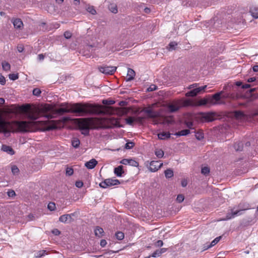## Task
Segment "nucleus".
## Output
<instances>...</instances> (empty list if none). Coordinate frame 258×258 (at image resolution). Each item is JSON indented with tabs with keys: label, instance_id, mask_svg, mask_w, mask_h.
Masks as SVG:
<instances>
[{
	"label": "nucleus",
	"instance_id": "obj_1",
	"mask_svg": "<svg viewBox=\"0 0 258 258\" xmlns=\"http://www.w3.org/2000/svg\"><path fill=\"white\" fill-rule=\"evenodd\" d=\"M51 109V107L49 105H45L39 111L29 112L28 113V117L32 120L31 121H15L10 122L3 120L0 117V133H4L5 135H7L11 132H33L34 127L37 122L35 120L38 118L41 113L49 111Z\"/></svg>",
	"mask_w": 258,
	"mask_h": 258
},
{
	"label": "nucleus",
	"instance_id": "obj_2",
	"mask_svg": "<svg viewBox=\"0 0 258 258\" xmlns=\"http://www.w3.org/2000/svg\"><path fill=\"white\" fill-rule=\"evenodd\" d=\"M60 108L55 110V113L62 114L64 113H77L78 116H84L86 114H101L103 113L102 106L98 104L89 103H77L68 104L66 103H61Z\"/></svg>",
	"mask_w": 258,
	"mask_h": 258
},
{
	"label": "nucleus",
	"instance_id": "obj_3",
	"mask_svg": "<svg viewBox=\"0 0 258 258\" xmlns=\"http://www.w3.org/2000/svg\"><path fill=\"white\" fill-rule=\"evenodd\" d=\"M78 125L82 134L87 136L90 128H108L113 125L120 127L119 122L112 118H84L78 119Z\"/></svg>",
	"mask_w": 258,
	"mask_h": 258
},
{
	"label": "nucleus",
	"instance_id": "obj_4",
	"mask_svg": "<svg viewBox=\"0 0 258 258\" xmlns=\"http://www.w3.org/2000/svg\"><path fill=\"white\" fill-rule=\"evenodd\" d=\"M250 209L249 204L246 203H241L238 206L233 207H229L226 216L223 220L226 221L233 219L237 216L242 214L243 212Z\"/></svg>",
	"mask_w": 258,
	"mask_h": 258
},
{
	"label": "nucleus",
	"instance_id": "obj_5",
	"mask_svg": "<svg viewBox=\"0 0 258 258\" xmlns=\"http://www.w3.org/2000/svg\"><path fill=\"white\" fill-rule=\"evenodd\" d=\"M214 112H200L198 114L197 118L201 122H211L215 119Z\"/></svg>",
	"mask_w": 258,
	"mask_h": 258
},
{
	"label": "nucleus",
	"instance_id": "obj_6",
	"mask_svg": "<svg viewBox=\"0 0 258 258\" xmlns=\"http://www.w3.org/2000/svg\"><path fill=\"white\" fill-rule=\"evenodd\" d=\"M120 183L119 181L115 178H108L99 183L100 187L105 188L107 187L116 185Z\"/></svg>",
	"mask_w": 258,
	"mask_h": 258
},
{
	"label": "nucleus",
	"instance_id": "obj_7",
	"mask_svg": "<svg viewBox=\"0 0 258 258\" xmlns=\"http://www.w3.org/2000/svg\"><path fill=\"white\" fill-rule=\"evenodd\" d=\"M180 101L176 100L167 104L168 111L170 113L175 112L181 108Z\"/></svg>",
	"mask_w": 258,
	"mask_h": 258
},
{
	"label": "nucleus",
	"instance_id": "obj_8",
	"mask_svg": "<svg viewBox=\"0 0 258 258\" xmlns=\"http://www.w3.org/2000/svg\"><path fill=\"white\" fill-rule=\"evenodd\" d=\"M100 72L105 75H112L116 70V67L114 66H103L98 68Z\"/></svg>",
	"mask_w": 258,
	"mask_h": 258
},
{
	"label": "nucleus",
	"instance_id": "obj_9",
	"mask_svg": "<svg viewBox=\"0 0 258 258\" xmlns=\"http://www.w3.org/2000/svg\"><path fill=\"white\" fill-rule=\"evenodd\" d=\"M75 215V213L71 214H64L60 216L59 218V221L64 223H69L73 221L72 218Z\"/></svg>",
	"mask_w": 258,
	"mask_h": 258
},
{
	"label": "nucleus",
	"instance_id": "obj_10",
	"mask_svg": "<svg viewBox=\"0 0 258 258\" xmlns=\"http://www.w3.org/2000/svg\"><path fill=\"white\" fill-rule=\"evenodd\" d=\"M159 164V162L157 161H152L150 163V166L148 167L149 170L152 172L157 171L162 166L163 163Z\"/></svg>",
	"mask_w": 258,
	"mask_h": 258
},
{
	"label": "nucleus",
	"instance_id": "obj_11",
	"mask_svg": "<svg viewBox=\"0 0 258 258\" xmlns=\"http://www.w3.org/2000/svg\"><path fill=\"white\" fill-rule=\"evenodd\" d=\"M120 163L123 165H130L134 167H138L139 163L132 159H123L120 161Z\"/></svg>",
	"mask_w": 258,
	"mask_h": 258
},
{
	"label": "nucleus",
	"instance_id": "obj_12",
	"mask_svg": "<svg viewBox=\"0 0 258 258\" xmlns=\"http://www.w3.org/2000/svg\"><path fill=\"white\" fill-rule=\"evenodd\" d=\"M181 108L182 107L196 106L195 102L189 99H179Z\"/></svg>",
	"mask_w": 258,
	"mask_h": 258
},
{
	"label": "nucleus",
	"instance_id": "obj_13",
	"mask_svg": "<svg viewBox=\"0 0 258 258\" xmlns=\"http://www.w3.org/2000/svg\"><path fill=\"white\" fill-rule=\"evenodd\" d=\"M234 116L236 119L240 120H245L246 118V115L240 110L234 111Z\"/></svg>",
	"mask_w": 258,
	"mask_h": 258
},
{
	"label": "nucleus",
	"instance_id": "obj_14",
	"mask_svg": "<svg viewBox=\"0 0 258 258\" xmlns=\"http://www.w3.org/2000/svg\"><path fill=\"white\" fill-rule=\"evenodd\" d=\"M94 234L96 237L101 238L104 236V231L102 228L96 226L94 229Z\"/></svg>",
	"mask_w": 258,
	"mask_h": 258
},
{
	"label": "nucleus",
	"instance_id": "obj_15",
	"mask_svg": "<svg viewBox=\"0 0 258 258\" xmlns=\"http://www.w3.org/2000/svg\"><path fill=\"white\" fill-rule=\"evenodd\" d=\"M144 112L147 114L148 117L149 118H156L159 115L158 112L154 111L152 109H150L144 110Z\"/></svg>",
	"mask_w": 258,
	"mask_h": 258
},
{
	"label": "nucleus",
	"instance_id": "obj_16",
	"mask_svg": "<svg viewBox=\"0 0 258 258\" xmlns=\"http://www.w3.org/2000/svg\"><path fill=\"white\" fill-rule=\"evenodd\" d=\"M97 164V161L95 159H92L85 164V166L89 169L94 168Z\"/></svg>",
	"mask_w": 258,
	"mask_h": 258
},
{
	"label": "nucleus",
	"instance_id": "obj_17",
	"mask_svg": "<svg viewBox=\"0 0 258 258\" xmlns=\"http://www.w3.org/2000/svg\"><path fill=\"white\" fill-rule=\"evenodd\" d=\"M114 174L118 177H121L122 174L124 173L123 166L122 165H119L114 169Z\"/></svg>",
	"mask_w": 258,
	"mask_h": 258
},
{
	"label": "nucleus",
	"instance_id": "obj_18",
	"mask_svg": "<svg viewBox=\"0 0 258 258\" xmlns=\"http://www.w3.org/2000/svg\"><path fill=\"white\" fill-rule=\"evenodd\" d=\"M221 94V93H217L214 94L212 96V98L209 101L210 103L213 104H216L217 103V102L220 100Z\"/></svg>",
	"mask_w": 258,
	"mask_h": 258
},
{
	"label": "nucleus",
	"instance_id": "obj_19",
	"mask_svg": "<svg viewBox=\"0 0 258 258\" xmlns=\"http://www.w3.org/2000/svg\"><path fill=\"white\" fill-rule=\"evenodd\" d=\"M249 12L253 18H258V7L255 6H251L250 8Z\"/></svg>",
	"mask_w": 258,
	"mask_h": 258
},
{
	"label": "nucleus",
	"instance_id": "obj_20",
	"mask_svg": "<svg viewBox=\"0 0 258 258\" xmlns=\"http://www.w3.org/2000/svg\"><path fill=\"white\" fill-rule=\"evenodd\" d=\"M2 150L11 155H14L15 153L12 148L7 145H3L2 147Z\"/></svg>",
	"mask_w": 258,
	"mask_h": 258
},
{
	"label": "nucleus",
	"instance_id": "obj_21",
	"mask_svg": "<svg viewBox=\"0 0 258 258\" xmlns=\"http://www.w3.org/2000/svg\"><path fill=\"white\" fill-rule=\"evenodd\" d=\"M14 26L16 29H20L23 26V23L20 19H16L13 21Z\"/></svg>",
	"mask_w": 258,
	"mask_h": 258
},
{
	"label": "nucleus",
	"instance_id": "obj_22",
	"mask_svg": "<svg viewBox=\"0 0 258 258\" xmlns=\"http://www.w3.org/2000/svg\"><path fill=\"white\" fill-rule=\"evenodd\" d=\"M135 76V71L132 69H128L127 74L126 81H131L134 79Z\"/></svg>",
	"mask_w": 258,
	"mask_h": 258
},
{
	"label": "nucleus",
	"instance_id": "obj_23",
	"mask_svg": "<svg viewBox=\"0 0 258 258\" xmlns=\"http://www.w3.org/2000/svg\"><path fill=\"white\" fill-rule=\"evenodd\" d=\"M158 137L160 140H165L170 137V134L169 132H162L158 134Z\"/></svg>",
	"mask_w": 258,
	"mask_h": 258
},
{
	"label": "nucleus",
	"instance_id": "obj_24",
	"mask_svg": "<svg viewBox=\"0 0 258 258\" xmlns=\"http://www.w3.org/2000/svg\"><path fill=\"white\" fill-rule=\"evenodd\" d=\"M221 236H219V237H216V238H215L210 243V245H208L206 248H205L204 249V250H206V249H207L213 246H214L215 245H216L219 241L221 239Z\"/></svg>",
	"mask_w": 258,
	"mask_h": 258
},
{
	"label": "nucleus",
	"instance_id": "obj_25",
	"mask_svg": "<svg viewBox=\"0 0 258 258\" xmlns=\"http://www.w3.org/2000/svg\"><path fill=\"white\" fill-rule=\"evenodd\" d=\"M189 133H190L189 130L185 129V130H181L179 132L176 133L175 134V135H176L177 136H183L187 135Z\"/></svg>",
	"mask_w": 258,
	"mask_h": 258
},
{
	"label": "nucleus",
	"instance_id": "obj_26",
	"mask_svg": "<svg viewBox=\"0 0 258 258\" xmlns=\"http://www.w3.org/2000/svg\"><path fill=\"white\" fill-rule=\"evenodd\" d=\"M235 150L237 151H240L243 149V144L241 142H236L234 145Z\"/></svg>",
	"mask_w": 258,
	"mask_h": 258
},
{
	"label": "nucleus",
	"instance_id": "obj_27",
	"mask_svg": "<svg viewBox=\"0 0 258 258\" xmlns=\"http://www.w3.org/2000/svg\"><path fill=\"white\" fill-rule=\"evenodd\" d=\"M208 102V100L207 99L204 98L200 100L198 102H195L196 106H202L206 105Z\"/></svg>",
	"mask_w": 258,
	"mask_h": 258
},
{
	"label": "nucleus",
	"instance_id": "obj_28",
	"mask_svg": "<svg viewBox=\"0 0 258 258\" xmlns=\"http://www.w3.org/2000/svg\"><path fill=\"white\" fill-rule=\"evenodd\" d=\"M46 254H47V253L46 252V251L45 250H40L37 252L35 254V256L36 258H39L42 256H43L45 255Z\"/></svg>",
	"mask_w": 258,
	"mask_h": 258
},
{
	"label": "nucleus",
	"instance_id": "obj_29",
	"mask_svg": "<svg viewBox=\"0 0 258 258\" xmlns=\"http://www.w3.org/2000/svg\"><path fill=\"white\" fill-rule=\"evenodd\" d=\"M165 177L169 178L173 176V171L171 169H168L164 171Z\"/></svg>",
	"mask_w": 258,
	"mask_h": 258
},
{
	"label": "nucleus",
	"instance_id": "obj_30",
	"mask_svg": "<svg viewBox=\"0 0 258 258\" xmlns=\"http://www.w3.org/2000/svg\"><path fill=\"white\" fill-rule=\"evenodd\" d=\"M155 154L157 158H161L164 156V152L161 149H157L155 151Z\"/></svg>",
	"mask_w": 258,
	"mask_h": 258
},
{
	"label": "nucleus",
	"instance_id": "obj_31",
	"mask_svg": "<svg viewBox=\"0 0 258 258\" xmlns=\"http://www.w3.org/2000/svg\"><path fill=\"white\" fill-rule=\"evenodd\" d=\"M207 87V85H205L202 87L195 88L194 90L196 95H197L199 93H201V92L204 91Z\"/></svg>",
	"mask_w": 258,
	"mask_h": 258
},
{
	"label": "nucleus",
	"instance_id": "obj_32",
	"mask_svg": "<svg viewBox=\"0 0 258 258\" xmlns=\"http://www.w3.org/2000/svg\"><path fill=\"white\" fill-rule=\"evenodd\" d=\"M177 45V43L175 42H171L167 48L169 51H172L173 50H174L175 49V47Z\"/></svg>",
	"mask_w": 258,
	"mask_h": 258
},
{
	"label": "nucleus",
	"instance_id": "obj_33",
	"mask_svg": "<svg viewBox=\"0 0 258 258\" xmlns=\"http://www.w3.org/2000/svg\"><path fill=\"white\" fill-rule=\"evenodd\" d=\"M80 140L78 139H74L72 141V145L75 148H78L80 145Z\"/></svg>",
	"mask_w": 258,
	"mask_h": 258
},
{
	"label": "nucleus",
	"instance_id": "obj_34",
	"mask_svg": "<svg viewBox=\"0 0 258 258\" xmlns=\"http://www.w3.org/2000/svg\"><path fill=\"white\" fill-rule=\"evenodd\" d=\"M2 67L4 70L8 71L10 70L11 66L8 62L5 61L2 63Z\"/></svg>",
	"mask_w": 258,
	"mask_h": 258
},
{
	"label": "nucleus",
	"instance_id": "obj_35",
	"mask_svg": "<svg viewBox=\"0 0 258 258\" xmlns=\"http://www.w3.org/2000/svg\"><path fill=\"white\" fill-rule=\"evenodd\" d=\"M116 238L118 240H122L124 238V233L122 232L118 231L115 233Z\"/></svg>",
	"mask_w": 258,
	"mask_h": 258
},
{
	"label": "nucleus",
	"instance_id": "obj_36",
	"mask_svg": "<svg viewBox=\"0 0 258 258\" xmlns=\"http://www.w3.org/2000/svg\"><path fill=\"white\" fill-rule=\"evenodd\" d=\"M196 138L198 140H201L204 138V134L202 132H198L196 133Z\"/></svg>",
	"mask_w": 258,
	"mask_h": 258
},
{
	"label": "nucleus",
	"instance_id": "obj_37",
	"mask_svg": "<svg viewBox=\"0 0 258 258\" xmlns=\"http://www.w3.org/2000/svg\"><path fill=\"white\" fill-rule=\"evenodd\" d=\"M55 204L54 203L50 202L47 205V208L51 211H53L55 209Z\"/></svg>",
	"mask_w": 258,
	"mask_h": 258
},
{
	"label": "nucleus",
	"instance_id": "obj_38",
	"mask_svg": "<svg viewBox=\"0 0 258 258\" xmlns=\"http://www.w3.org/2000/svg\"><path fill=\"white\" fill-rule=\"evenodd\" d=\"M11 170L14 175L17 174L19 172V169L16 165H13L11 167Z\"/></svg>",
	"mask_w": 258,
	"mask_h": 258
},
{
	"label": "nucleus",
	"instance_id": "obj_39",
	"mask_svg": "<svg viewBox=\"0 0 258 258\" xmlns=\"http://www.w3.org/2000/svg\"><path fill=\"white\" fill-rule=\"evenodd\" d=\"M109 8L111 12L113 13L116 14L117 13V9L116 5H110L109 7Z\"/></svg>",
	"mask_w": 258,
	"mask_h": 258
},
{
	"label": "nucleus",
	"instance_id": "obj_40",
	"mask_svg": "<svg viewBox=\"0 0 258 258\" xmlns=\"http://www.w3.org/2000/svg\"><path fill=\"white\" fill-rule=\"evenodd\" d=\"M87 11L92 15H95L96 13V10L92 6H89L87 8Z\"/></svg>",
	"mask_w": 258,
	"mask_h": 258
},
{
	"label": "nucleus",
	"instance_id": "obj_41",
	"mask_svg": "<svg viewBox=\"0 0 258 258\" xmlns=\"http://www.w3.org/2000/svg\"><path fill=\"white\" fill-rule=\"evenodd\" d=\"M210 172V169L208 167H204L202 168L201 173L204 175H207Z\"/></svg>",
	"mask_w": 258,
	"mask_h": 258
},
{
	"label": "nucleus",
	"instance_id": "obj_42",
	"mask_svg": "<svg viewBox=\"0 0 258 258\" xmlns=\"http://www.w3.org/2000/svg\"><path fill=\"white\" fill-rule=\"evenodd\" d=\"M125 121L127 124L132 125L134 121V119L132 117H128L125 118Z\"/></svg>",
	"mask_w": 258,
	"mask_h": 258
},
{
	"label": "nucleus",
	"instance_id": "obj_43",
	"mask_svg": "<svg viewBox=\"0 0 258 258\" xmlns=\"http://www.w3.org/2000/svg\"><path fill=\"white\" fill-rule=\"evenodd\" d=\"M102 103L105 105H113L115 103V101L112 100H103Z\"/></svg>",
	"mask_w": 258,
	"mask_h": 258
},
{
	"label": "nucleus",
	"instance_id": "obj_44",
	"mask_svg": "<svg viewBox=\"0 0 258 258\" xmlns=\"http://www.w3.org/2000/svg\"><path fill=\"white\" fill-rule=\"evenodd\" d=\"M186 97H195L197 96L194 90H192L185 94Z\"/></svg>",
	"mask_w": 258,
	"mask_h": 258
},
{
	"label": "nucleus",
	"instance_id": "obj_45",
	"mask_svg": "<svg viewBox=\"0 0 258 258\" xmlns=\"http://www.w3.org/2000/svg\"><path fill=\"white\" fill-rule=\"evenodd\" d=\"M41 93V90L38 88H34L33 90V94L36 96H39Z\"/></svg>",
	"mask_w": 258,
	"mask_h": 258
},
{
	"label": "nucleus",
	"instance_id": "obj_46",
	"mask_svg": "<svg viewBox=\"0 0 258 258\" xmlns=\"http://www.w3.org/2000/svg\"><path fill=\"white\" fill-rule=\"evenodd\" d=\"M134 146V143L133 142H128L125 145V148L126 149H131Z\"/></svg>",
	"mask_w": 258,
	"mask_h": 258
},
{
	"label": "nucleus",
	"instance_id": "obj_47",
	"mask_svg": "<svg viewBox=\"0 0 258 258\" xmlns=\"http://www.w3.org/2000/svg\"><path fill=\"white\" fill-rule=\"evenodd\" d=\"M19 76L18 74H11L9 75V78L12 80H16L18 79Z\"/></svg>",
	"mask_w": 258,
	"mask_h": 258
},
{
	"label": "nucleus",
	"instance_id": "obj_48",
	"mask_svg": "<svg viewBox=\"0 0 258 258\" xmlns=\"http://www.w3.org/2000/svg\"><path fill=\"white\" fill-rule=\"evenodd\" d=\"M184 199V197L182 195H178L176 198V200L178 203L182 202Z\"/></svg>",
	"mask_w": 258,
	"mask_h": 258
},
{
	"label": "nucleus",
	"instance_id": "obj_49",
	"mask_svg": "<svg viewBox=\"0 0 258 258\" xmlns=\"http://www.w3.org/2000/svg\"><path fill=\"white\" fill-rule=\"evenodd\" d=\"M74 173V170L72 168L68 167L66 169V174L69 176L72 175Z\"/></svg>",
	"mask_w": 258,
	"mask_h": 258
},
{
	"label": "nucleus",
	"instance_id": "obj_50",
	"mask_svg": "<svg viewBox=\"0 0 258 258\" xmlns=\"http://www.w3.org/2000/svg\"><path fill=\"white\" fill-rule=\"evenodd\" d=\"M161 255V252L158 249L156 250L152 254V256L154 257H157Z\"/></svg>",
	"mask_w": 258,
	"mask_h": 258
},
{
	"label": "nucleus",
	"instance_id": "obj_51",
	"mask_svg": "<svg viewBox=\"0 0 258 258\" xmlns=\"http://www.w3.org/2000/svg\"><path fill=\"white\" fill-rule=\"evenodd\" d=\"M63 35L66 39H68L72 37V34L69 31H66L63 34Z\"/></svg>",
	"mask_w": 258,
	"mask_h": 258
},
{
	"label": "nucleus",
	"instance_id": "obj_52",
	"mask_svg": "<svg viewBox=\"0 0 258 258\" xmlns=\"http://www.w3.org/2000/svg\"><path fill=\"white\" fill-rule=\"evenodd\" d=\"M157 87L155 85H151L148 89V91H153L157 90Z\"/></svg>",
	"mask_w": 258,
	"mask_h": 258
},
{
	"label": "nucleus",
	"instance_id": "obj_53",
	"mask_svg": "<svg viewBox=\"0 0 258 258\" xmlns=\"http://www.w3.org/2000/svg\"><path fill=\"white\" fill-rule=\"evenodd\" d=\"M171 121L166 117V118H164L163 121H162L160 123L162 124H169L171 123Z\"/></svg>",
	"mask_w": 258,
	"mask_h": 258
},
{
	"label": "nucleus",
	"instance_id": "obj_54",
	"mask_svg": "<svg viewBox=\"0 0 258 258\" xmlns=\"http://www.w3.org/2000/svg\"><path fill=\"white\" fill-rule=\"evenodd\" d=\"M7 195L9 197H13L16 195L15 192L13 190H9L7 192Z\"/></svg>",
	"mask_w": 258,
	"mask_h": 258
},
{
	"label": "nucleus",
	"instance_id": "obj_55",
	"mask_svg": "<svg viewBox=\"0 0 258 258\" xmlns=\"http://www.w3.org/2000/svg\"><path fill=\"white\" fill-rule=\"evenodd\" d=\"M83 184H84L83 182L82 181H80V180L77 181L75 183L76 187H77L78 188L82 187L83 186Z\"/></svg>",
	"mask_w": 258,
	"mask_h": 258
},
{
	"label": "nucleus",
	"instance_id": "obj_56",
	"mask_svg": "<svg viewBox=\"0 0 258 258\" xmlns=\"http://www.w3.org/2000/svg\"><path fill=\"white\" fill-rule=\"evenodd\" d=\"M44 117H45L47 119H51L53 117V116L52 114L50 113H47V114H42Z\"/></svg>",
	"mask_w": 258,
	"mask_h": 258
},
{
	"label": "nucleus",
	"instance_id": "obj_57",
	"mask_svg": "<svg viewBox=\"0 0 258 258\" xmlns=\"http://www.w3.org/2000/svg\"><path fill=\"white\" fill-rule=\"evenodd\" d=\"M100 244L102 247H104L106 246V245L107 244V242H106V240H105V239L101 240Z\"/></svg>",
	"mask_w": 258,
	"mask_h": 258
},
{
	"label": "nucleus",
	"instance_id": "obj_58",
	"mask_svg": "<svg viewBox=\"0 0 258 258\" xmlns=\"http://www.w3.org/2000/svg\"><path fill=\"white\" fill-rule=\"evenodd\" d=\"M52 233L55 235H58L60 234V232L57 229H54L52 230Z\"/></svg>",
	"mask_w": 258,
	"mask_h": 258
},
{
	"label": "nucleus",
	"instance_id": "obj_59",
	"mask_svg": "<svg viewBox=\"0 0 258 258\" xmlns=\"http://www.w3.org/2000/svg\"><path fill=\"white\" fill-rule=\"evenodd\" d=\"M5 83H6L5 78L3 76L0 75V83L2 85H4L5 84Z\"/></svg>",
	"mask_w": 258,
	"mask_h": 258
},
{
	"label": "nucleus",
	"instance_id": "obj_60",
	"mask_svg": "<svg viewBox=\"0 0 258 258\" xmlns=\"http://www.w3.org/2000/svg\"><path fill=\"white\" fill-rule=\"evenodd\" d=\"M155 245L158 247H161L163 245V242L162 240H159L156 242Z\"/></svg>",
	"mask_w": 258,
	"mask_h": 258
},
{
	"label": "nucleus",
	"instance_id": "obj_61",
	"mask_svg": "<svg viewBox=\"0 0 258 258\" xmlns=\"http://www.w3.org/2000/svg\"><path fill=\"white\" fill-rule=\"evenodd\" d=\"M187 182L186 180L183 179L181 181V185L182 187H185L187 185Z\"/></svg>",
	"mask_w": 258,
	"mask_h": 258
},
{
	"label": "nucleus",
	"instance_id": "obj_62",
	"mask_svg": "<svg viewBox=\"0 0 258 258\" xmlns=\"http://www.w3.org/2000/svg\"><path fill=\"white\" fill-rule=\"evenodd\" d=\"M44 58V56L43 54H39L38 55V59L39 60H43Z\"/></svg>",
	"mask_w": 258,
	"mask_h": 258
},
{
	"label": "nucleus",
	"instance_id": "obj_63",
	"mask_svg": "<svg viewBox=\"0 0 258 258\" xmlns=\"http://www.w3.org/2000/svg\"><path fill=\"white\" fill-rule=\"evenodd\" d=\"M17 49L19 52H22L24 50V47L22 45L18 46L17 47Z\"/></svg>",
	"mask_w": 258,
	"mask_h": 258
},
{
	"label": "nucleus",
	"instance_id": "obj_64",
	"mask_svg": "<svg viewBox=\"0 0 258 258\" xmlns=\"http://www.w3.org/2000/svg\"><path fill=\"white\" fill-rule=\"evenodd\" d=\"M192 125H193L192 122H186V126L189 128L192 129Z\"/></svg>",
	"mask_w": 258,
	"mask_h": 258
}]
</instances>
